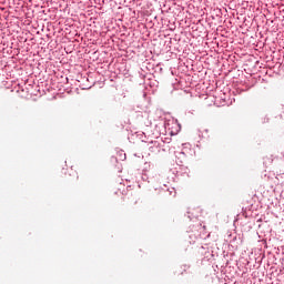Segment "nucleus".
Segmentation results:
<instances>
[{
  "mask_svg": "<svg viewBox=\"0 0 284 284\" xmlns=\"http://www.w3.org/2000/svg\"><path fill=\"white\" fill-rule=\"evenodd\" d=\"M72 175H73V179H74V180H78V175L75 174L74 171H72V173L69 172V176H72ZM73 179H67V181L72 182Z\"/></svg>",
  "mask_w": 284,
  "mask_h": 284,
  "instance_id": "f257e3e1",
  "label": "nucleus"
}]
</instances>
